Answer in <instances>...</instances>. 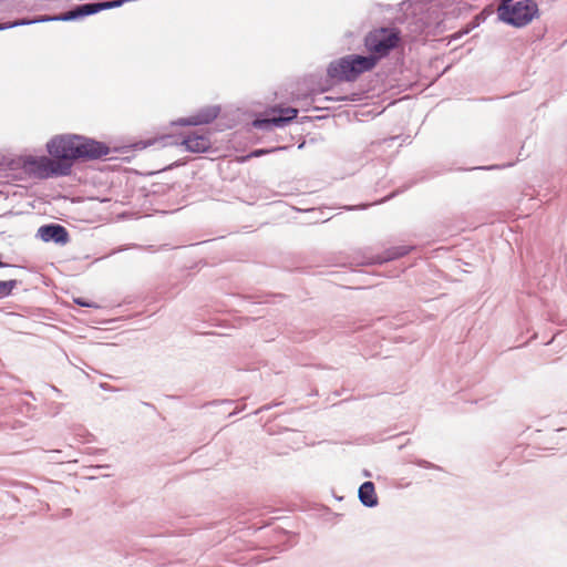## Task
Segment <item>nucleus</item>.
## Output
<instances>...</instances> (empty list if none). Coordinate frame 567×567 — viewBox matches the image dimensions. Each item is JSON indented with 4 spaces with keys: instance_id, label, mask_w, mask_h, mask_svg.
I'll return each instance as SVG.
<instances>
[{
    "instance_id": "16",
    "label": "nucleus",
    "mask_w": 567,
    "mask_h": 567,
    "mask_svg": "<svg viewBox=\"0 0 567 567\" xmlns=\"http://www.w3.org/2000/svg\"><path fill=\"white\" fill-rule=\"evenodd\" d=\"M310 213H312V214H319L320 212H319V210H317V209H311V210H310Z\"/></svg>"
},
{
    "instance_id": "2",
    "label": "nucleus",
    "mask_w": 567,
    "mask_h": 567,
    "mask_svg": "<svg viewBox=\"0 0 567 567\" xmlns=\"http://www.w3.org/2000/svg\"><path fill=\"white\" fill-rule=\"evenodd\" d=\"M378 63V56L350 54L330 62L327 74L338 81L352 82L362 73L372 70Z\"/></svg>"
},
{
    "instance_id": "4",
    "label": "nucleus",
    "mask_w": 567,
    "mask_h": 567,
    "mask_svg": "<svg viewBox=\"0 0 567 567\" xmlns=\"http://www.w3.org/2000/svg\"><path fill=\"white\" fill-rule=\"evenodd\" d=\"M400 41L399 33L395 30L381 28L373 30L365 35L364 45L370 55L381 58L386 56L391 50L398 47Z\"/></svg>"
},
{
    "instance_id": "13",
    "label": "nucleus",
    "mask_w": 567,
    "mask_h": 567,
    "mask_svg": "<svg viewBox=\"0 0 567 567\" xmlns=\"http://www.w3.org/2000/svg\"><path fill=\"white\" fill-rule=\"evenodd\" d=\"M269 152H270L269 150H256V151H254V152L250 154V156H255V157H257V156H260V155L267 154V153H269Z\"/></svg>"
},
{
    "instance_id": "1",
    "label": "nucleus",
    "mask_w": 567,
    "mask_h": 567,
    "mask_svg": "<svg viewBox=\"0 0 567 567\" xmlns=\"http://www.w3.org/2000/svg\"><path fill=\"white\" fill-rule=\"evenodd\" d=\"M47 148L53 159L47 156H25L22 164L25 173L38 178L68 176L74 161H95L111 152L105 143L81 135L55 136L47 144Z\"/></svg>"
},
{
    "instance_id": "7",
    "label": "nucleus",
    "mask_w": 567,
    "mask_h": 567,
    "mask_svg": "<svg viewBox=\"0 0 567 567\" xmlns=\"http://www.w3.org/2000/svg\"><path fill=\"white\" fill-rule=\"evenodd\" d=\"M220 107L217 105H208L200 109L196 114L181 118L178 124L181 125H203L212 123L219 114Z\"/></svg>"
},
{
    "instance_id": "11",
    "label": "nucleus",
    "mask_w": 567,
    "mask_h": 567,
    "mask_svg": "<svg viewBox=\"0 0 567 567\" xmlns=\"http://www.w3.org/2000/svg\"><path fill=\"white\" fill-rule=\"evenodd\" d=\"M19 285V281L16 279H10L6 281H0V298L8 297L11 295L12 290Z\"/></svg>"
},
{
    "instance_id": "15",
    "label": "nucleus",
    "mask_w": 567,
    "mask_h": 567,
    "mask_svg": "<svg viewBox=\"0 0 567 567\" xmlns=\"http://www.w3.org/2000/svg\"><path fill=\"white\" fill-rule=\"evenodd\" d=\"M2 267H9V265L3 261H0V268H2Z\"/></svg>"
},
{
    "instance_id": "5",
    "label": "nucleus",
    "mask_w": 567,
    "mask_h": 567,
    "mask_svg": "<svg viewBox=\"0 0 567 567\" xmlns=\"http://www.w3.org/2000/svg\"><path fill=\"white\" fill-rule=\"evenodd\" d=\"M298 111L293 107L280 109L278 114L254 121V126L260 130H271L272 127H284L297 117Z\"/></svg>"
},
{
    "instance_id": "14",
    "label": "nucleus",
    "mask_w": 567,
    "mask_h": 567,
    "mask_svg": "<svg viewBox=\"0 0 567 567\" xmlns=\"http://www.w3.org/2000/svg\"><path fill=\"white\" fill-rule=\"evenodd\" d=\"M75 303H78L79 306H82V307H91V303L82 300V299H75Z\"/></svg>"
},
{
    "instance_id": "6",
    "label": "nucleus",
    "mask_w": 567,
    "mask_h": 567,
    "mask_svg": "<svg viewBox=\"0 0 567 567\" xmlns=\"http://www.w3.org/2000/svg\"><path fill=\"white\" fill-rule=\"evenodd\" d=\"M38 236L45 243L65 245L70 237L66 228L60 224L43 225L38 229Z\"/></svg>"
},
{
    "instance_id": "9",
    "label": "nucleus",
    "mask_w": 567,
    "mask_h": 567,
    "mask_svg": "<svg viewBox=\"0 0 567 567\" xmlns=\"http://www.w3.org/2000/svg\"><path fill=\"white\" fill-rule=\"evenodd\" d=\"M361 504L365 507H374L378 505V496L375 494L374 484L370 481L361 484L358 491Z\"/></svg>"
},
{
    "instance_id": "8",
    "label": "nucleus",
    "mask_w": 567,
    "mask_h": 567,
    "mask_svg": "<svg viewBox=\"0 0 567 567\" xmlns=\"http://www.w3.org/2000/svg\"><path fill=\"white\" fill-rule=\"evenodd\" d=\"M187 151L193 153H203L210 148V140L208 136L202 134H188L183 136L181 142Z\"/></svg>"
},
{
    "instance_id": "10",
    "label": "nucleus",
    "mask_w": 567,
    "mask_h": 567,
    "mask_svg": "<svg viewBox=\"0 0 567 567\" xmlns=\"http://www.w3.org/2000/svg\"><path fill=\"white\" fill-rule=\"evenodd\" d=\"M411 249H412V247H409V246L392 247V248L388 249L384 252V255L377 256V257L372 258L369 264H383V262H386L390 260L398 259L400 257L408 255Z\"/></svg>"
},
{
    "instance_id": "12",
    "label": "nucleus",
    "mask_w": 567,
    "mask_h": 567,
    "mask_svg": "<svg viewBox=\"0 0 567 567\" xmlns=\"http://www.w3.org/2000/svg\"><path fill=\"white\" fill-rule=\"evenodd\" d=\"M417 464H419L420 466H423V467H426V468H434V467H435V465H434V464H432V463H430V462H427V461H424V460L419 461V462H417Z\"/></svg>"
},
{
    "instance_id": "3",
    "label": "nucleus",
    "mask_w": 567,
    "mask_h": 567,
    "mask_svg": "<svg viewBox=\"0 0 567 567\" xmlns=\"http://www.w3.org/2000/svg\"><path fill=\"white\" fill-rule=\"evenodd\" d=\"M538 11L537 3L534 0H511L499 6L498 18L507 24L520 28L528 24Z\"/></svg>"
}]
</instances>
